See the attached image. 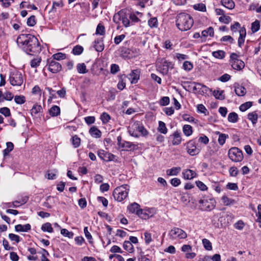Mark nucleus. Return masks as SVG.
Returning a JSON list of instances; mask_svg holds the SVG:
<instances>
[{
    "label": "nucleus",
    "instance_id": "nucleus-54",
    "mask_svg": "<svg viewBox=\"0 0 261 261\" xmlns=\"http://www.w3.org/2000/svg\"><path fill=\"white\" fill-rule=\"evenodd\" d=\"M235 92L236 94L239 96H243L246 93V89L243 87H238L235 88Z\"/></svg>",
    "mask_w": 261,
    "mask_h": 261
},
{
    "label": "nucleus",
    "instance_id": "nucleus-43",
    "mask_svg": "<svg viewBox=\"0 0 261 261\" xmlns=\"http://www.w3.org/2000/svg\"><path fill=\"white\" fill-rule=\"evenodd\" d=\"M95 34L99 35H101V36L105 35V28L101 23H99L97 25L96 30Z\"/></svg>",
    "mask_w": 261,
    "mask_h": 261
},
{
    "label": "nucleus",
    "instance_id": "nucleus-57",
    "mask_svg": "<svg viewBox=\"0 0 261 261\" xmlns=\"http://www.w3.org/2000/svg\"><path fill=\"white\" fill-rule=\"evenodd\" d=\"M229 175L232 177H236L239 173L238 168L235 166L231 167L228 170Z\"/></svg>",
    "mask_w": 261,
    "mask_h": 261
},
{
    "label": "nucleus",
    "instance_id": "nucleus-33",
    "mask_svg": "<svg viewBox=\"0 0 261 261\" xmlns=\"http://www.w3.org/2000/svg\"><path fill=\"white\" fill-rule=\"evenodd\" d=\"M49 113L53 117L57 116L60 114V109L57 106H54L49 109Z\"/></svg>",
    "mask_w": 261,
    "mask_h": 261
},
{
    "label": "nucleus",
    "instance_id": "nucleus-59",
    "mask_svg": "<svg viewBox=\"0 0 261 261\" xmlns=\"http://www.w3.org/2000/svg\"><path fill=\"white\" fill-rule=\"evenodd\" d=\"M53 59L52 60H63L65 59L66 58V55L64 54H63L62 53H58L55 54H54L52 56Z\"/></svg>",
    "mask_w": 261,
    "mask_h": 261
},
{
    "label": "nucleus",
    "instance_id": "nucleus-17",
    "mask_svg": "<svg viewBox=\"0 0 261 261\" xmlns=\"http://www.w3.org/2000/svg\"><path fill=\"white\" fill-rule=\"evenodd\" d=\"M158 70L163 74H167L169 70V63L166 60H162L158 63Z\"/></svg>",
    "mask_w": 261,
    "mask_h": 261
},
{
    "label": "nucleus",
    "instance_id": "nucleus-20",
    "mask_svg": "<svg viewBox=\"0 0 261 261\" xmlns=\"http://www.w3.org/2000/svg\"><path fill=\"white\" fill-rule=\"evenodd\" d=\"M182 174L185 179H192L197 176L196 172L190 169L183 170Z\"/></svg>",
    "mask_w": 261,
    "mask_h": 261
},
{
    "label": "nucleus",
    "instance_id": "nucleus-27",
    "mask_svg": "<svg viewBox=\"0 0 261 261\" xmlns=\"http://www.w3.org/2000/svg\"><path fill=\"white\" fill-rule=\"evenodd\" d=\"M221 201L223 203V204L225 206H230L236 203V201L235 200L229 198L226 195H223L221 197Z\"/></svg>",
    "mask_w": 261,
    "mask_h": 261
},
{
    "label": "nucleus",
    "instance_id": "nucleus-1",
    "mask_svg": "<svg viewBox=\"0 0 261 261\" xmlns=\"http://www.w3.org/2000/svg\"><path fill=\"white\" fill-rule=\"evenodd\" d=\"M18 45L27 54L33 55L41 51L38 39L31 34H21L17 39Z\"/></svg>",
    "mask_w": 261,
    "mask_h": 261
},
{
    "label": "nucleus",
    "instance_id": "nucleus-52",
    "mask_svg": "<svg viewBox=\"0 0 261 261\" xmlns=\"http://www.w3.org/2000/svg\"><path fill=\"white\" fill-rule=\"evenodd\" d=\"M223 91L214 90L213 92V95L216 99L223 100L225 98L224 95L223 94Z\"/></svg>",
    "mask_w": 261,
    "mask_h": 261
},
{
    "label": "nucleus",
    "instance_id": "nucleus-28",
    "mask_svg": "<svg viewBox=\"0 0 261 261\" xmlns=\"http://www.w3.org/2000/svg\"><path fill=\"white\" fill-rule=\"evenodd\" d=\"M181 169L180 167H174L166 170V174L168 176H176L180 172Z\"/></svg>",
    "mask_w": 261,
    "mask_h": 261
},
{
    "label": "nucleus",
    "instance_id": "nucleus-42",
    "mask_svg": "<svg viewBox=\"0 0 261 261\" xmlns=\"http://www.w3.org/2000/svg\"><path fill=\"white\" fill-rule=\"evenodd\" d=\"M212 55L217 59H222L225 57V53L223 50H218L213 51L212 53Z\"/></svg>",
    "mask_w": 261,
    "mask_h": 261
},
{
    "label": "nucleus",
    "instance_id": "nucleus-30",
    "mask_svg": "<svg viewBox=\"0 0 261 261\" xmlns=\"http://www.w3.org/2000/svg\"><path fill=\"white\" fill-rule=\"evenodd\" d=\"M248 119L251 121L253 125L256 124L258 119V115L256 111H253L248 113L247 115Z\"/></svg>",
    "mask_w": 261,
    "mask_h": 261
},
{
    "label": "nucleus",
    "instance_id": "nucleus-40",
    "mask_svg": "<svg viewBox=\"0 0 261 261\" xmlns=\"http://www.w3.org/2000/svg\"><path fill=\"white\" fill-rule=\"evenodd\" d=\"M228 121L231 123H236L238 121V115L235 112H231L228 114Z\"/></svg>",
    "mask_w": 261,
    "mask_h": 261
},
{
    "label": "nucleus",
    "instance_id": "nucleus-53",
    "mask_svg": "<svg viewBox=\"0 0 261 261\" xmlns=\"http://www.w3.org/2000/svg\"><path fill=\"white\" fill-rule=\"evenodd\" d=\"M84 48L82 46L76 45L73 47L72 52L75 55H80L83 51Z\"/></svg>",
    "mask_w": 261,
    "mask_h": 261
},
{
    "label": "nucleus",
    "instance_id": "nucleus-29",
    "mask_svg": "<svg viewBox=\"0 0 261 261\" xmlns=\"http://www.w3.org/2000/svg\"><path fill=\"white\" fill-rule=\"evenodd\" d=\"M221 3L224 7L230 10L233 9L235 6L233 0H221Z\"/></svg>",
    "mask_w": 261,
    "mask_h": 261
},
{
    "label": "nucleus",
    "instance_id": "nucleus-19",
    "mask_svg": "<svg viewBox=\"0 0 261 261\" xmlns=\"http://www.w3.org/2000/svg\"><path fill=\"white\" fill-rule=\"evenodd\" d=\"M239 37L238 38V45L241 47L244 43L245 39L246 36V31L245 27L241 28L239 30Z\"/></svg>",
    "mask_w": 261,
    "mask_h": 261
},
{
    "label": "nucleus",
    "instance_id": "nucleus-24",
    "mask_svg": "<svg viewBox=\"0 0 261 261\" xmlns=\"http://www.w3.org/2000/svg\"><path fill=\"white\" fill-rule=\"evenodd\" d=\"M89 134L90 135L95 138H99L101 136V132L97 127L93 126L89 129Z\"/></svg>",
    "mask_w": 261,
    "mask_h": 261
},
{
    "label": "nucleus",
    "instance_id": "nucleus-9",
    "mask_svg": "<svg viewBox=\"0 0 261 261\" xmlns=\"http://www.w3.org/2000/svg\"><path fill=\"white\" fill-rule=\"evenodd\" d=\"M169 234L172 240L184 239L187 237V233L184 230L178 227L172 229L169 231Z\"/></svg>",
    "mask_w": 261,
    "mask_h": 261
},
{
    "label": "nucleus",
    "instance_id": "nucleus-47",
    "mask_svg": "<svg viewBox=\"0 0 261 261\" xmlns=\"http://www.w3.org/2000/svg\"><path fill=\"white\" fill-rule=\"evenodd\" d=\"M202 242L204 248L208 251L212 250V245L211 242L206 239H203L202 240Z\"/></svg>",
    "mask_w": 261,
    "mask_h": 261
},
{
    "label": "nucleus",
    "instance_id": "nucleus-46",
    "mask_svg": "<svg viewBox=\"0 0 261 261\" xmlns=\"http://www.w3.org/2000/svg\"><path fill=\"white\" fill-rule=\"evenodd\" d=\"M15 102L18 105L23 104L25 101V97L23 95H16L14 97Z\"/></svg>",
    "mask_w": 261,
    "mask_h": 261
},
{
    "label": "nucleus",
    "instance_id": "nucleus-63",
    "mask_svg": "<svg viewBox=\"0 0 261 261\" xmlns=\"http://www.w3.org/2000/svg\"><path fill=\"white\" fill-rule=\"evenodd\" d=\"M36 23V17L34 15L31 16L27 20V24L30 27L34 26Z\"/></svg>",
    "mask_w": 261,
    "mask_h": 261
},
{
    "label": "nucleus",
    "instance_id": "nucleus-21",
    "mask_svg": "<svg viewBox=\"0 0 261 261\" xmlns=\"http://www.w3.org/2000/svg\"><path fill=\"white\" fill-rule=\"evenodd\" d=\"M127 209L129 213L136 214L137 215L138 212L140 210L141 208L140 206L138 203L134 202L129 204L127 206Z\"/></svg>",
    "mask_w": 261,
    "mask_h": 261
},
{
    "label": "nucleus",
    "instance_id": "nucleus-38",
    "mask_svg": "<svg viewBox=\"0 0 261 261\" xmlns=\"http://www.w3.org/2000/svg\"><path fill=\"white\" fill-rule=\"evenodd\" d=\"M158 130L160 133L163 134H166L168 132V129L166 126L165 123L162 121L159 122Z\"/></svg>",
    "mask_w": 261,
    "mask_h": 261
},
{
    "label": "nucleus",
    "instance_id": "nucleus-51",
    "mask_svg": "<svg viewBox=\"0 0 261 261\" xmlns=\"http://www.w3.org/2000/svg\"><path fill=\"white\" fill-rule=\"evenodd\" d=\"M72 144L74 148H77L81 144V139L76 135H74L72 138Z\"/></svg>",
    "mask_w": 261,
    "mask_h": 261
},
{
    "label": "nucleus",
    "instance_id": "nucleus-48",
    "mask_svg": "<svg viewBox=\"0 0 261 261\" xmlns=\"http://www.w3.org/2000/svg\"><path fill=\"white\" fill-rule=\"evenodd\" d=\"M41 254V261H50V260L47 257L48 256H49V254L46 249H42Z\"/></svg>",
    "mask_w": 261,
    "mask_h": 261
},
{
    "label": "nucleus",
    "instance_id": "nucleus-58",
    "mask_svg": "<svg viewBox=\"0 0 261 261\" xmlns=\"http://www.w3.org/2000/svg\"><path fill=\"white\" fill-rule=\"evenodd\" d=\"M182 67L184 70L189 71L193 69V65L191 62L186 61L184 62Z\"/></svg>",
    "mask_w": 261,
    "mask_h": 261
},
{
    "label": "nucleus",
    "instance_id": "nucleus-39",
    "mask_svg": "<svg viewBox=\"0 0 261 261\" xmlns=\"http://www.w3.org/2000/svg\"><path fill=\"white\" fill-rule=\"evenodd\" d=\"M41 57H36L33 58L30 62V65L32 68H37L38 67L41 62Z\"/></svg>",
    "mask_w": 261,
    "mask_h": 261
},
{
    "label": "nucleus",
    "instance_id": "nucleus-34",
    "mask_svg": "<svg viewBox=\"0 0 261 261\" xmlns=\"http://www.w3.org/2000/svg\"><path fill=\"white\" fill-rule=\"evenodd\" d=\"M216 134L219 135V138L218 140L219 144L221 146L223 145L225 143L226 139L228 138V135L225 134L220 133L219 132H217Z\"/></svg>",
    "mask_w": 261,
    "mask_h": 261
},
{
    "label": "nucleus",
    "instance_id": "nucleus-3",
    "mask_svg": "<svg viewBox=\"0 0 261 261\" xmlns=\"http://www.w3.org/2000/svg\"><path fill=\"white\" fill-rule=\"evenodd\" d=\"M113 21L116 24H119L121 21L125 27L130 25V21L129 16V11L126 9H122L116 13L113 16Z\"/></svg>",
    "mask_w": 261,
    "mask_h": 261
},
{
    "label": "nucleus",
    "instance_id": "nucleus-13",
    "mask_svg": "<svg viewBox=\"0 0 261 261\" xmlns=\"http://www.w3.org/2000/svg\"><path fill=\"white\" fill-rule=\"evenodd\" d=\"M169 139L171 141L173 145H178L180 144L182 141L180 132L178 130L174 132L169 136Z\"/></svg>",
    "mask_w": 261,
    "mask_h": 261
},
{
    "label": "nucleus",
    "instance_id": "nucleus-26",
    "mask_svg": "<svg viewBox=\"0 0 261 261\" xmlns=\"http://www.w3.org/2000/svg\"><path fill=\"white\" fill-rule=\"evenodd\" d=\"M31 228L30 224H26L25 225L18 224L15 226V229L18 232H27Z\"/></svg>",
    "mask_w": 261,
    "mask_h": 261
},
{
    "label": "nucleus",
    "instance_id": "nucleus-10",
    "mask_svg": "<svg viewBox=\"0 0 261 261\" xmlns=\"http://www.w3.org/2000/svg\"><path fill=\"white\" fill-rule=\"evenodd\" d=\"M140 124V122L136 121L130 124L128 127V132L131 136L135 138H138L140 136L139 132Z\"/></svg>",
    "mask_w": 261,
    "mask_h": 261
},
{
    "label": "nucleus",
    "instance_id": "nucleus-8",
    "mask_svg": "<svg viewBox=\"0 0 261 261\" xmlns=\"http://www.w3.org/2000/svg\"><path fill=\"white\" fill-rule=\"evenodd\" d=\"M230 58V64L233 69L240 71L244 68V62L239 59V57L236 54H231Z\"/></svg>",
    "mask_w": 261,
    "mask_h": 261
},
{
    "label": "nucleus",
    "instance_id": "nucleus-22",
    "mask_svg": "<svg viewBox=\"0 0 261 261\" xmlns=\"http://www.w3.org/2000/svg\"><path fill=\"white\" fill-rule=\"evenodd\" d=\"M121 147L124 148L126 150H134L137 149V145L133 142L124 141L122 142Z\"/></svg>",
    "mask_w": 261,
    "mask_h": 261
},
{
    "label": "nucleus",
    "instance_id": "nucleus-12",
    "mask_svg": "<svg viewBox=\"0 0 261 261\" xmlns=\"http://www.w3.org/2000/svg\"><path fill=\"white\" fill-rule=\"evenodd\" d=\"M48 64V69L52 73H57L62 69L61 65L57 61L50 59L47 61Z\"/></svg>",
    "mask_w": 261,
    "mask_h": 261
},
{
    "label": "nucleus",
    "instance_id": "nucleus-41",
    "mask_svg": "<svg viewBox=\"0 0 261 261\" xmlns=\"http://www.w3.org/2000/svg\"><path fill=\"white\" fill-rule=\"evenodd\" d=\"M77 72L79 73L84 74L88 72L85 63H79L76 66Z\"/></svg>",
    "mask_w": 261,
    "mask_h": 261
},
{
    "label": "nucleus",
    "instance_id": "nucleus-49",
    "mask_svg": "<svg viewBox=\"0 0 261 261\" xmlns=\"http://www.w3.org/2000/svg\"><path fill=\"white\" fill-rule=\"evenodd\" d=\"M28 201V198L25 197L21 199L20 200H15L12 202V205L14 207H18L19 205L24 204Z\"/></svg>",
    "mask_w": 261,
    "mask_h": 261
},
{
    "label": "nucleus",
    "instance_id": "nucleus-35",
    "mask_svg": "<svg viewBox=\"0 0 261 261\" xmlns=\"http://www.w3.org/2000/svg\"><path fill=\"white\" fill-rule=\"evenodd\" d=\"M123 248L129 253L133 252L134 251V247L131 242L128 241H125L123 245Z\"/></svg>",
    "mask_w": 261,
    "mask_h": 261
},
{
    "label": "nucleus",
    "instance_id": "nucleus-16",
    "mask_svg": "<svg viewBox=\"0 0 261 261\" xmlns=\"http://www.w3.org/2000/svg\"><path fill=\"white\" fill-rule=\"evenodd\" d=\"M14 98V95L11 92L7 91L3 93L2 89H0V102H3L5 100L11 101Z\"/></svg>",
    "mask_w": 261,
    "mask_h": 261
},
{
    "label": "nucleus",
    "instance_id": "nucleus-37",
    "mask_svg": "<svg viewBox=\"0 0 261 261\" xmlns=\"http://www.w3.org/2000/svg\"><path fill=\"white\" fill-rule=\"evenodd\" d=\"M42 110V107L41 105L35 104L33 106L31 110V114L32 116H35L37 114L41 112Z\"/></svg>",
    "mask_w": 261,
    "mask_h": 261
},
{
    "label": "nucleus",
    "instance_id": "nucleus-32",
    "mask_svg": "<svg viewBox=\"0 0 261 261\" xmlns=\"http://www.w3.org/2000/svg\"><path fill=\"white\" fill-rule=\"evenodd\" d=\"M6 146V148L3 150V155L4 157L8 155L10 152L14 149V145L11 142H7Z\"/></svg>",
    "mask_w": 261,
    "mask_h": 261
},
{
    "label": "nucleus",
    "instance_id": "nucleus-6",
    "mask_svg": "<svg viewBox=\"0 0 261 261\" xmlns=\"http://www.w3.org/2000/svg\"><path fill=\"white\" fill-rule=\"evenodd\" d=\"M9 81L11 85L20 86L23 83V77L20 71L13 70L10 72Z\"/></svg>",
    "mask_w": 261,
    "mask_h": 261
},
{
    "label": "nucleus",
    "instance_id": "nucleus-2",
    "mask_svg": "<svg viewBox=\"0 0 261 261\" xmlns=\"http://www.w3.org/2000/svg\"><path fill=\"white\" fill-rule=\"evenodd\" d=\"M193 23L194 20L189 14L181 13L177 16L176 25L181 31L189 30L193 26Z\"/></svg>",
    "mask_w": 261,
    "mask_h": 261
},
{
    "label": "nucleus",
    "instance_id": "nucleus-45",
    "mask_svg": "<svg viewBox=\"0 0 261 261\" xmlns=\"http://www.w3.org/2000/svg\"><path fill=\"white\" fill-rule=\"evenodd\" d=\"M252 106V102L247 101L243 104H242L240 107L239 109L242 112H245L251 107Z\"/></svg>",
    "mask_w": 261,
    "mask_h": 261
},
{
    "label": "nucleus",
    "instance_id": "nucleus-14",
    "mask_svg": "<svg viewBox=\"0 0 261 261\" xmlns=\"http://www.w3.org/2000/svg\"><path fill=\"white\" fill-rule=\"evenodd\" d=\"M97 154L99 158L106 162L112 161L115 158L114 154L102 149L98 150Z\"/></svg>",
    "mask_w": 261,
    "mask_h": 261
},
{
    "label": "nucleus",
    "instance_id": "nucleus-7",
    "mask_svg": "<svg viewBox=\"0 0 261 261\" xmlns=\"http://www.w3.org/2000/svg\"><path fill=\"white\" fill-rule=\"evenodd\" d=\"M199 203L202 211H211L215 207L216 202L214 198H208L200 200Z\"/></svg>",
    "mask_w": 261,
    "mask_h": 261
},
{
    "label": "nucleus",
    "instance_id": "nucleus-31",
    "mask_svg": "<svg viewBox=\"0 0 261 261\" xmlns=\"http://www.w3.org/2000/svg\"><path fill=\"white\" fill-rule=\"evenodd\" d=\"M182 132L187 137H189L193 134V128L190 125L185 124L182 127Z\"/></svg>",
    "mask_w": 261,
    "mask_h": 261
},
{
    "label": "nucleus",
    "instance_id": "nucleus-23",
    "mask_svg": "<svg viewBox=\"0 0 261 261\" xmlns=\"http://www.w3.org/2000/svg\"><path fill=\"white\" fill-rule=\"evenodd\" d=\"M214 35V29L210 27L201 32V39L205 40L207 37H213Z\"/></svg>",
    "mask_w": 261,
    "mask_h": 261
},
{
    "label": "nucleus",
    "instance_id": "nucleus-56",
    "mask_svg": "<svg viewBox=\"0 0 261 261\" xmlns=\"http://www.w3.org/2000/svg\"><path fill=\"white\" fill-rule=\"evenodd\" d=\"M249 10L255 11L257 13L261 12V6H259L258 4H252L250 5Z\"/></svg>",
    "mask_w": 261,
    "mask_h": 261
},
{
    "label": "nucleus",
    "instance_id": "nucleus-50",
    "mask_svg": "<svg viewBox=\"0 0 261 261\" xmlns=\"http://www.w3.org/2000/svg\"><path fill=\"white\" fill-rule=\"evenodd\" d=\"M149 26L151 28H157L158 26V21L156 17H152L148 21Z\"/></svg>",
    "mask_w": 261,
    "mask_h": 261
},
{
    "label": "nucleus",
    "instance_id": "nucleus-61",
    "mask_svg": "<svg viewBox=\"0 0 261 261\" xmlns=\"http://www.w3.org/2000/svg\"><path fill=\"white\" fill-rule=\"evenodd\" d=\"M129 19L130 21V25H133V23L137 22L140 21L139 18L134 13L129 12Z\"/></svg>",
    "mask_w": 261,
    "mask_h": 261
},
{
    "label": "nucleus",
    "instance_id": "nucleus-60",
    "mask_svg": "<svg viewBox=\"0 0 261 261\" xmlns=\"http://www.w3.org/2000/svg\"><path fill=\"white\" fill-rule=\"evenodd\" d=\"M144 236L145 244L149 245L152 241L151 234L148 232H145Z\"/></svg>",
    "mask_w": 261,
    "mask_h": 261
},
{
    "label": "nucleus",
    "instance_id": "nucleus-18",
    "mask_svg": "<svg viewBox=\"0 0 261 261\" xmlns=\"http://www.w3.org/2000/svg\"><path fill=\"white\" fill-rule=\"evenodd\" d=\"M140 218L142 219H147L152 216L151 214V209H140L137 214Z\"/></svg>",
    "mask_w": 261,
    "mask_h": 261
},
{
    "label": "nucleus",
    "instance_id": "nucleus-15",
    "mask_svg": "<svg viewBox=\"0 0 261 261\" xmlns=\"http://www.w3.org/2000/svg\"><path fill=\"white\" fill-rule=\"evenodd\" d=\"M141 71L140 69H135L132 71L129 74V79L130 80L132 84H136L140 79Z\"/></svg>",
    "mask_w": 261,
    "mask_h": 261
},
{
    "label": "nucleus",
    "instance_id": "nucleus-36",
    "mask_svg": "<svg viewBox=\"0 0 261 261\" xmlns=\"http://www.w3.org/2000/svg\"><path fill=\"white\" fill-rule=\"evenodd\" d=\"M41 230L43 232H48L49 233H52L54 231L51 224L49 222L43 224L41 226Z\"/></svg>",
    "mask_w": 261,
    "mask_h": 261
},
{
    "label": "nucleus",
    "instance_id": "nucleus-5",
    "mask_svg": "<svg viewBox=\"0 0 261 261\" xmlns=\"http://www.w3.org/2000/svg\"><path fill=\"white\" fill-rule=\"evenodd\" d=\"M228 156L229 159L234 163L241 162L244 159L242 151L236 147H231L229 149Z\"/></svg>",
    "mask_w": 261,
    "mask_h": 261
},
{
    "label": "nucleus",
    "instance_id": "nucleus-55",
    "mask_svg": "<svg viewBox=\"0 0 261 261\" xmlns=\"http://www.w3.org/2000/svg\"><path fill=\"white\" fill-rule=\"evenodd\" d=\"M260 28V22L256 20L251 24V31L253 33L257 32Z\"/></svg>",
    "mask_w": 261,
    "mask_h": 261
},
{
    "label": "nucleus",
    "instance_id": "nucleus-4",
    "mask_svg": "<svg viewBox=\"0 0 261 261\" xmlns=\"http://www.w3.org/2000/svg\"><path fill=\"white\" fill-rule=\"evenodd\" d=\"M129 191V186L123 185L115 189L113 195L116 200L121 202L127 197Z\"/></svg>",
    "mask_w": 261,
    "mask_h": 261
},
{
    "label": "nucleus",
    "instance_id": "nucleus-11",
    "mask_svg": "<svg viewBox=\"0 0 261 261\" xmlns=\"http://www.w3.org/2000/svg\"><path fill=\"white\" fill-rule=\"evenodd\" d=\"M186 148L188 153L192 156L197 155L200 152V149L196 147L195 141L193 140L187 143Z\"/></svg>",
    "mask_w": 261,
    "mask_h": 261
},
{
    "label": "nucleus",
    "instance_id": "nucleus-25",
    "mask_svg": "<svg viewBox=\"0 0 261 261\" xmlns=\"http://www.w3.org/2000/svg\"><path fill=\"white\" fill-rule=\"evenodd\" d=\"M94 47L97 51H102L104 49V44L102 39H97L94 42Z\"/></svg>",
    "mask_w": 261,
    "mask_h": 261
},
{
    "label": "nucleus",
    "instance_id": "nucleus-62",
    "mask_svg": "<svg viewBox=\"0 0 261 261\" xmlns=\"http://www.w3.org/2000/svg\"><path fill=\"white\" fill-rule=\"evenodd\" d=\"M110 116L106 112L103 113L100 116V119L103 123H107L110 120Z\"/></svg>",
    "mask_w": 261,
    "mask_h": 261
},
{
    "label": "nucleus",
    "instance_id": "nucleus-64",
    "mask_svg": "<svg viewBox=\"0 0 261 261\" xmlns=\"http://www.w3.org/2000/svg\"><path fill=\"white\" fill-rule=\"evenodd\" d=\"M242 27H241V24L238 22H235L233 24H231L230 26V30L233 33L237 32L238 30L240 29Z\"/></svg>",
    "mask_w": 261,
    "mask_h": 261
},
{
    "label": "nucleus",
    "instance_id": "nucleus-44",
    "mask_svg": "<svg viewBox=\"0 0 261 261\" xmlns=\"http://www.w3.org/2000/svg\"><path fill=\"white\" fill-rule=\"evenodd\" d=\"M193 8L195 10L201 12H205L206 10L205 5L203 3L195 4L193 6Z\"/></svg>",
    "mask_w": 261,
    "mask_h": 261
}]
</instances>
